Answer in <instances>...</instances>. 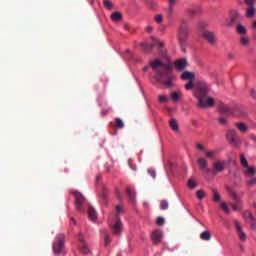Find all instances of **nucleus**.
Returning <instances> with one entry per match:
<instances>
[{"label":"nucleus","mask_w":256,"mask_h":256,"mask_svg":"<svg viewBox=\"0 0 256 256\" xmlns=\"http://www.w3.org/2000/svg\"><path fill=\"white\" fill-rule=\"evenodd\" d=\"M194 95L198 100L199 107H201L202 109H207L215 105V100L207 96V94H197V92H195Z\"/></svg>","instance_id":"1"},{"label":"nucleus","mask_w":256,"mask_h":256,"mask_svg":"<svg viewBox=\"0 0 256 256\" xmlns=\"http://www.w3.org/2000/svg\"><path fill=\"white\" fill-rule=\"evenodd\" d=\"M181 79L182 81H188L184 86L186 91H191L195 87V72L184 71L181 74Z\"/></svg>","instance_id":"2"},{"label":"nucleus","mask_w":256,"mask_h":256,"mask_svg":"<svg viewBox=\"0 0 256 256\" xmlns=\"http://www.w3.org/2000/svg\"><path fill=\"white\" fill-rule=\"evenodd\" d=\"M64 245H65V235L58 234L53 244V251L55 255H59V253H61Z\"/></svg>","instance_id":"3"},{"label":"nucleus","mask_w":256,"mask_h":256,"mask_svg":"<svg viewBox=\"0 0 256 256\" xmlns=\"http://www.w3.org/2000/svg\"><path fill=\"white\" fill-rule=\"evenodd\" d=\"M110 227L113 230L114 235H119L123 231V224L119 216H116L115 219L110 221Z\"/></svg>","instance_id":"4"},{"label":"nucleus","mask_w":256,"mask_h":256,"mask_svg":"<svg viewBox=\"0 0 256 256\" xmlns=\"http://www.w3.org/2000/svg\"><path fill=\"white\" fill-rule=\"evenodd\" d=\"M225 165H227V162L225 160H217L212 164V173L214 175L217 173H222V171H225Z\"/></svg>","instance_id":"5"},{"label":"nucleus","mask_w":256,"mask_h":256,"mask_svg":"<svg viewBox=\"0 0 256 256\" xmlns=\"http://www.w3.org/2000/svg\"><path fill=\"white\" fill-rule=\"evenodd\" d=\"M227 140L232 145H239V143H241V141L239 140V136H237V133L235 132V130H229L227 132Z\"/></svg>","instance_id":"6"},{"label":"nucleus","mask_w":256,"mask_h":256,"mask_svg":"<svg viewBox=\"0 0 256 256\" xmlns=\"http://www.w3.org/2000/svg\"><path fill=\"white\" fill-rule=\"evenodd\" d=\"M226 189L233 201H236V203H241V199H243V194L237 193V191H235V189H233L232 187H227Z\"/></svg>","instance_id":"7"},{"label":"nucleus","mask_w":256,"mask_h":256,"mask_svg":"<svg viewBox=\"0 0 256 256\" xmlns=\"http://www.w3.org/2000/svg\"><path fill=\"white\" fill-rule=\"evenodd\" d=\"M72 195H74L76 199V209L81 211V205L85 203V197H83V194H80L78 191H73Z\"/></svg>","instance_id":"8"},{"label":"nucleus","mask_w":256,"mask_h":256,"mask_svg":"<svg viewBox=\"0 0 256 256\" xmlns=\"http://www.w3.org/2000/svg\"><path fill=\"white\" fill-rule=\"evenodd\" d=\"M244 218L247 220L248 223H250L251 229L256 230V220L253 217V213L247 210L246 212H244Z\"/></svg>","instance_id":"9"},{"label":"nucleus","mask_w":256,"mask_h":256,"mask_svg":"<svg viewBox=\"0 0 256 256\" xmlns=\"http://www.w3.org/2000/svg\"><path fill=\"white\" fill-rule=\"evenodd\" d=\"M209 91V85L205 82H200L196 85V91L194 93H200V95H205Z\"/></svg>","instance_id":"10"},{"label":"nucleus","mask_w":256,"mask_h":256,"mask_svg":"<svg viewBox=\"0 0 256 256\" xmlns=\"http://www.w3.org/2000/svg\"><path fill=\"white\" fill-rule=\"evenodd\" d=\"M151 237L154 243H161L163 239V232H161V230H154L152 231Z\"/></svg>","instance_id":"11"},{"label":"nucleus","mask_w":256,"mask_h":256,"mask_svg":"<svg viewBox=\"0 0 256 256\" xmlns=\"http://www.w3.org/2000/svg\"><path fill=\"white\" fill-rule=\"evenodd\" d=\"M202 37H204V39H206V41H208V43H210L212 45H213V43H215V35L213 34V32L205 30L202 33Z\"/></svg>","instance_id":"12"},{"label":"nucleus","mask_w":256,"mask_h":256,"mask_svg":"<svg viewBox=\"0 0 256 256\" xmlns=\"http://www.w3.org/2000/svg\"><path fill=\"white\" fill-rule=\"evenodd\" d=\"M180 43H183L187 37H189V31L186 28L181 27L178 33Z\"/></svg>","instance_id":"13"},{"label":"nucleus","mask_w":256,"mask_h":256,"mask_svg":"<svg viewBox=\"0 0 256 256\" xmlns=\"http://www.w3.org/2000/svg\"><path fill=\"white\" fill-rule=\"evenodd\" d=\"M235 225L239 239H241V241H245L247 239V235L243 231V228H241V224H239V222H235Z\"/></svg>","instance_id":"14"},{"label":"nucleus","mask_w":256,"mask_h":256,"mask_svg":"<svg viewBox=\"0 0 256 256\" xmlns=\"http://www.w3.org/2000/svg\"><path fill=\"white\" fill-rule=\"evenodd\" d=\"M174 65L178 71H183V69L187 67V60L185 59L176 60Z\"/></svg>","instance_id":"15"},{"label":"nucleus","mask_w":256,"mask_h":256,"mask_svg":"<svg viewBox=\"0 0 256 256\" xmlns=\"http://www.w3.org/2000/svg\"><path fill=\"white\" fill-rule=\"evenodd\" d=\"M198 165H200L201 171L209 173L211 170L207 167V160L205 158H198Z\"/></svg>","instance_id":"16"},{"label":"nucleus","mask_w":256,"mask_h":256,"mask_svg":"<svg viewBox=\"0 0 256 256\" xmlns=\"http://www.w3.org/2000/svg\"><path fill=\"white\" fill-rule=\"evenodd\" d=\"M80 239V251L81 253H84V255H87L89 253V247H87V243L83 240V236L79 237Z\"/></svg>","instance_id":"17"},{"label":"nucleus","mask_w":256,"mask_h":256,"mask_svg":"<svg viewBox=\"0 0 256 256\" xmlns=\"http://www.w3.org/2000/svg\"><path fill=\"white\" fill-rule=\"evenodd\" d=\"M149 65H150V67H152V69L154 70V71H157V69L159 68V67H163V62L162 61H160L159 59H155V60H152V61H150L149 62Z\"/></svg>","instance_id":"18"},{"label":"nucleus","mask_w":256,"mask_h":256,"mask_svg":"<svg viewBox=\"0 0 256 256\" xmlns=\"http://www.w3.org/2000/svg\"><path fill=\"white\" fill-rule=\"evenodd\" d=\"M200 239H202V241H210L211 240V232L203 231L200 234Z\"/></svg>","instance_id":"19"},{"label":"nucleus","mask_w":256,"mask_h":256,"mask_svg":"<svg viewBox=\"0 0 256 256\" xmlns=\"http://www.w3.org/2000/svg\"><path fill=\"white\" fill-rule=\"evenodd\" d=\"M181 91H177V92H172L171 93V99L172 101H174V103H177V101H179V99H181Z\"/></svg>","instance_id":"20"},{"label":"nucleus","mask_w":256,"mask_h":256,"mask_svg":"<svg viewBox=\"0 0 256 256\" xmlns=\"http://www.w3.org/2000/svg\"><path fill=\"white\" fill-rule=\"evenodd\" d=\"M220 113H231V108L223 103L219 104Z\"/></svg>","instance_id":"21"},{"label":"nucleus","mask_w":256,"mask_h":256,"mask_svg":"<svg viewBox=\"0 0 256 256\" xmlns=\"http://www.w3.org/2000/svg\"><path fill=\"white\" fill-rule=\"evenodd\" d=\"M170 127L172 131H175L176 133L179 132V123H177V120L175 119L170 120Z\"/></svg>","instance_id":"22"},{"label":"nucleus","mask_w":256,"mask_h":256,"mask_svg":"<svg viewBox=\"0 0 256 256\" xmlns=\"http://www.w3.org/2000/svg\"><path fill=\"white\" fill-rule=\"evenodd\" d=\"M236 31L237 33H239L240 35H245L247 33V28H245V26H243V24H238L236 26Z\"/></svg>","instance_id":"23"},{"label":"nucleus","mask_w":256,"mask_h":256,"mask_svg":"<svg viewBox=\"0 0 256 256\" xmlns=\"http://www.w3.org/2000/svg\"><path fill=\"white\" fill-rule=\"evenodd\" d=\"M88 217L91 221H95V219H97V212H95V209L89 208Z\"/></svg>","instance_id":"24"},{"label":"nucleus","mask_w":256,"mask_h":256,"mask_svg":"<svg viewBox=\"0 0 256 256\" xmlns=\"http://www.w3.org/2000/svg\"><path fill=\"white\" fill-rule=\"evenodd\" d=\"M256 9L255 7H250L246 10V17L253 18L255 17Z\"/></svg>","instance_id":"25"},{"label":"nucleus","mask_w":256,"mask_h":256,"mask_svg":"<svg viewBox=\"0 0 256 256\" xmlns=\"http://www.w3.org/2000/svg\"><path fill=\"white\" fill-rule=\"evenodd\" d=\"M205 156L208 159H215V157H217V152L213 151V150H207L206 153H205Z\"/></svg>","instance_id":"26"},{"label":"nucleus","mask_w":256,"mask_h":256,"mask_svg":"<svg viewBox=\"0 0 256 256\" xmlns=\"http://www.w3.org/2000/svg\"><path fill=\"white\" fill-rule=\"evenodd\" d=\"M196 196H197V199H199L200 201L205 199V197H207V193L205 192V190H198L196 192Z\"/></svg>","instance_id":"27"},{"label":"nucleus","mask_w":256,"mask_h":256,"mask_svg":"<svg viewBox=\"0 0 256 256\" xmlns=\"http://www.w3.org/2000/svg\"><path fill=\"white\" fill-rule=\"evenodd\" d=\"M236 127L241 133H247V125L245 123H237Z\"/></svg>","instance_id":"28"},{"label":"nucleus","mask_w":256,"mask_h":256,"mask_svg":"<svg viewBox=\"0 0 256 256\" xmlns=\"http://www.w3.org/2000/svg\"><path fill=\"white\" fill-rule=\"evenodd\" d=\"M121 13L120 12H114L111 14L112 21H121Z\"/></svg>","instance_id":"29"},{"label":"nucleus","mask_w":256,"mask_h":256,"mask_svg":"<svg viewBox=\"0 0 256 256\" xmlns=\"http://www.w3.org/2000/svg\"><path fill=\"white\" fill-rule=\"evenodd\" d=\"M240 163L242 167H249V162H247V158H245L244 154L240 155Z\"/></svg>","instance_id":"30"},{"label":"nucleus","mask_w":256,"mask_h":256,"mask_svg":"<svg viewBox=\"0 0 256 256\" xmlns=\"http://www.w3.org/2000/svg\"><path fill=\"white\" fill-rule=\"evenodd\" d=\"M173 81H175V75L171 74L169 80L165 82L166 87H173Z\"/></svg>","instance_id":"31"},{"label":"nucleus","mask_w":256,"mask_h":256,"mask_svg":"<svg viewBox=\"0 0 256 256\" xmlns=\"http://www.w3.org/2000/svg\"><path fill=\"white\" fill-rule=\"evenodd\" d=\"M187 185L189 189H195L197 188V181L195 179H189Z\"/></svg>","instance_id":"32"},{"label":"nucleus","mask_w":256,"mask_h":256,"mask_svg":"<svg viewBox=\"0 0 256 256\" xmlns=\"http://www.w3.org/2000/svg\"><path fill=\"white\" fill-rule=\"evenodd\" d=\"M213 201L215 203H219V201H221V195L219 194V192L217 190H214Z\"/></svg>","instance_id":"33"},{"label":"nucleus","mask_w":256,"mask_h":256,"mask_svg":"<svg viewBox=\"0 0 256 256\" xmlns=\"http://www.w3.org/2000/svg\"><path fill=\"white\" fill-rule=\"evenodd\" d=\"M160 209H162V211L169 209V202H167L166 200H162L160 202Z\"/></svg>","instance_id":"34"},{"label":"nucleus","mask_w":256,"mask_h":256,"mask_svg":"<svg viewBox=\"0 0 256 256\" xmlns=\"http://www.w3.org/2000/svg\"><path fill=\"white\" fill-rule=\"evenodd\" d=\"M220 207L224 211V213H226L227 215H229V213H231V211L229 210V206H227V203L222 202L220 204Z\"/></svg>","instance_id":"35"},{"label":"nucleus","mask_w":256,"mask_h":256,"mask_svg":"<svg viewBox=\"0 0 256 256\" xmlns=\"http://www.w3.org/2000/svg\"><path fill=\"white\" fill-rule=\"evenodd\" d=\"M116 127L118 129H123V127H125V124L123 123V120H121V118H116Z\"/></svg>","instance_id":"36"},{"label":"nucleus","mask_w":256,"mask_h":256,"mask_svg":"<svg viewBox=\"0 0 256 256\" xmlns=\"http://www.w3.org/2000/svg\"><path fill=\"white\" fill-rule=\"evenodd\" d=\"M111 243V236L109 234H104V246L107 247Z\"/></svg>","instance_id":"37"},{"label":"nucleus","mask_w":256,"mask_h":256,"mask_svg":"<svg viewBox=\"0 0 256 256\" xmlns=\"http://www.w3.org/2000/svg\"><path fill=\"white\" fill-rule=\"evenodd\" d=\"M104 6L111 11L113 9V2L111 0H104Z\"/></svg>","instance_id":"38"},{"label":"nucleus","mask_w":256,"mask_h":256,"mask_svg":"<svg viewBox=\"0 0 256 256\" xmlns=\"http://www.w3.org/2000/svg\"><path fill=\"white\" fill-rule=\"evenodd\" d=\"M246 168H247L246 173L248 175H251V176L255 175V168H253V166H248Z\"/></svg>","instance_id":"39"},{"label":"nucleus","mask_w":256,"mask_h":256,"mask_svg":"<svg viewBox=\"0 0 256 256\" xmlns=\"http://www.w3.org/2000/svg\"><path fill=\"white\" fill-rule=\"evenodd\" d=\"M158 100L160 103H167V101H169V98L165 95H160L158 96Z\"/></svg>","instance_id":"40"},{"label":"nucleus","mask_w":256,"mask_h":256,"mask_svg":"<svg viewBox=\"0 0 256 256\" xmlns=\"http://www.w3.org/2000/svg\"><path fill=\"white\" fill-rule=\"evenodd\" d=\"M156 224L159 225V226L165 225V218H163V217H158V218L156 219Z\"/></svg>","instance_id":"41"},{"label":"nucleus","mask_w":256,"mask_h":256,"mask_svg":"<svg viewBox=\"0 0 256 256\" xmlns=\"http://www.w3.org/2000/svg\"><path fill=\"white\" fill-rule=\"evenodd\" d=\"M245 3L248 8L255 7V0H245Z\"/></svg>","instance_id":"42"},{"label":"nucleus","mask_w":256,"mask_h":256,"mask_svg":"<svg viewBox=\"0 0 256 256\" xmlns=\"http://www.w3.org/2000/svg\"><path fill=\"white\" fill-rule=\"evenodd\" d=\"M240 43H241L242 45H249V38H247V37H241V38H240Z\"/></svg>","instance_id":"43"},{"label":"nucleus","mask_w":256,"mask_h":256,"mask_svg":"<svg viewBox=\"0 0 256 256\" xmlns=\"http://www.w3.org/2000/svg\"><path fill=\"white\" fill-rule=\"evenodd\" d=\"M153 49V45L151 44H144V51L146 53H149V51H151Z\"/></svg>","instance_id":"44"},{"label":"nucleus","mask_w":256,"mask_h":256,"mask_svg":"<svg viewBox=\"0 0 256 256\" xmlns=\"http://www.w3.org/2000/svg\"><path fill=\"white\" fill-rule=\"evenodd\" d=\"M156 23H162L163 22V15L158 14L155 16Z\"/></svg>","instance_id":"45"},{"label":"nucleus","mask_w":256,"mask_h":256,"mask_svg":"<svg viewBox=\"0 0 256 256\" xmlns=\"http://www.w3.org/2000/svg\"><path fill=\"white\" fill-rule=\"evenodd\" d=\"M241 17V15L237 12L234 13V17L232 18V23H235Z\"/></svg>","instance_id":"46"},{"label":"nucleus","mask_w":256,"mask_h":256,"mask_svg":"<svg viewBox=\"0 0 256 256\" xmlns=\"http://www.w3.org/2000/svg\"><path fill=\"white\" fill-rule=\"evenodd\" d=\"M230 207H232L233 211L239 210V206H237V204H231Z\"/></svg>","instance_id":"47"},{"label":"nucleus","mask_w":256,"mask_h":256,"mask_svg":"<svg viewBox=\"0 0 256 256\" xmlns=\"http://www.w3.org/2000/svg\"><path fill=\"white\" fill-rule=\"evenodd\" d=\"M197 149H199V151H204L205 150V147H203V145L201 144H197Z\"/></svg>","instance_id":"48"},{"label":"nucleus","mask_w":256,"mask_h":256,"mask_svg":"<svg viewBox=\"0 0 256 256\" xmlns=\"http://www.w3.org/2000/svg\"><path fill=\"white\" fill-rule=\"evenodd\" d=\"M219 123H221L222 125L227 123V120L225 118H219Z\"/></svg>","instance_id":"49"},{"label":"nucleus","mask_w":256,"mask_h":256,"mask_svg":"<svg viewBox=\"0 0 256 256\" xmlns=\"http://www.w3.org/2000/svg\"><path fill=\"white\" fill-rule=\"evenodd\" d=\"M148 173L151 177L155 178V170H149Z\"/></svg>","instance_id":"50"},{"label":"nucleus","mask_w":256,"mask_h":256,"mask_svg":"<svg viewBox=\"0 0 256 256\" xmlns=\"http://www.w3.org/2000/svg\"><path fill=\"white\" fill-rule=\"evenodd\" d=\"M248 183H249V185H255V183H256V179L251 180V181H249Z\"/></svg>","instance_id":"51"},{"label":"nucleus","mask_w":256,"mask_h":256,"mask_svg":"<svg viewBox=\"0 0 256 256\" xmlns=\"http://www.w3.org/2000/svg\"><path fill=\"white\" fill-rule=\"evenodd\" d=\"M116 211H117V213H121V206H116Z\"/></svg>","instance_id":"52"},{"label":"nucleus","mask_w":256,"mask_h":256,"mask_svg":"<svg viewBox=\"0 0 256 256\" xmlns=\"http://www.w3.org/2000/svg\"><path fill=\"white\" fill-rule=\"evenodd\" d=\"M168 3L170 6H173V4L175 3V0H168Z\"/></svg>","instance_id":"53"},{"label":"nucleus","mask_w":256,"mask_h":256,"mask_svg":"<svg viewBox=\"0 0 256 256\" xmlns=\"http://www.w3.org/2000/svg\"><path fill=\"white\" fill-rule=\"evenodd\" d=\"M108 113H109V110H103V111H102V115H103V116L107 115Z\"/></svg>","instance_id":"54"},{"label":"nucleus","mask_w":256,"mask_h":256,"mask_svg":"<svg viewBox=\"0 0 256 256\" xmlns=\"http://www.w3.org/2000/svg\"><path fill=\"white\" fill-rule=\"evenodd\" d=\"M158 45H159V47H163V45H165V43L159 41V42H158Z\"/></svg>","instance_id":"55"},{"label":"nucleus","mask_w":256,"mask_h":256,"mask_svg":"<svg viewBox=\"0 0 256 256\" xmlns=\"http://www.w3.org/2000/svg\"><path fill=\"white\" fill-rule=\"evenodd\" d=\"M252 28L256 30V21H255V22H253V24H252Z\"/></svg>","instance_id":"56"},{"label":"nucleus","mask_w":256,"mask_h":256,"mask_svg":"<svg viewBox=\"0 0 256 256\" xmlns=\"http://www.w3.org/2000/svg\"><path fill=\"white\" fill-rule=\"evenodd\" d=\"M152 30H153V28H152L151 26H148V27H147V31L150 32V31H152Z\"/></svg>","instance_id":"57"},{"label":"nucleus","mask_w":256,"mask_h":256,"mask_svg":"<svg viewBox=\"0 0 256 256\" xmlns=\"http://www.w3.org/2000/svg\"><path fill=\"white\" fill-rule=\"evenodd\" d=\"M148 69H149V67L146 66V67L143 68V71H148Z\"/></svg>","instance_id":"58"},{"label":"nucleus","mask_w":256,"mask_h":256,"mask_svg":"<svg viewBox=\"0 0 256 256\" xmlns=\"http://www.w3.org/2000/svg\"><path fill=\"white\" fill-rule=\"evenodd\" d=\"M128 195H131V192L128 190Z\"/></svg>","instance_id":"59"},{"label":"nucleus","mask_w":256,"mask_h":256,"mask_svg":"<svg viewBox=\"0 0 256 256\" xmlns=\"http://www.w3.org/2000/svg\"><path fill=\"white\" fill-rule=\"evenodd\" d=\"M91 1V3H93V0H90Z\"/></svg>","instance_id":"60"}]
</instances>
